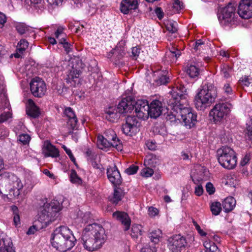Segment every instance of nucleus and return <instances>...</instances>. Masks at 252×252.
<instances>
[{"label": "nucleus", "mask_w": 252, "mask_h": 252, "mask_svg": "<svg viewBox=\"0 0 252 252\" xmlns=\"http://www.w3.org/2000/svg\"><path fill=\"white\" fill-rule=\"evenodd\" d=\"M106 239L104 229L101 225L95 222L85 227L81 237L84 248L90 252L100 249Z\"/></svg>", "instance_id": "nucleus-1"}, {"label": "nucleus", "mask_w": 252, "mask_h": 252, "mask_svg": "<svg viewBox=\"0 0 252 252\" xmlns=\"http://www.w3.org/2000/svg\"><path fill=\"white\" fill-rule=\"evenodd\" d=\"M51 241L53 247L59 251L65 252L74 246L76 239L68 227L61 226L52 234Z\"/></svg>", "instance_id": "nucleus-2"}, {"label": "nucleus", "mask_w": 252, "mask_h": 252, "mask_svg": "<svg viewBox=\"0 0 252 252\" xmlns=\"http://www.w3.org/2000/svg\"><path fill=\"white\" fill-rule=\"evenodd\" d=\"M47 199L45 197L40 200L43 205L38 212V220H55L63 209V206L58 200L53 199L48 203Z\"/></svg>", "instance_id": "nucleus-3"}, {"label": "nucleus", "mask_w": 252, "mask_h": 252, "mask_svg": "<svg viewBox=\"0 0 252 252\" xmlns=\"http://www.w3.org/2000/svg\"><path fill=\"white\" fill-rule=\"evenodd\" d=\"M217 89L212 84L205 85L195 97L194 104L198 110H204L215 101Z\"/></svg>", "instance_id": "nucleus-4"}, {"label": "nucleus", "mask_w": 252, "mask_h": 252, "mask_svg": "<svg viewBox=\"0 0 252 252\" xmlns=\"http://www.w3.org/2000/svg\"><path fill=\"white\" fill-rule=\"evenodd\" d=\"M217 159L224 168L233 169L237 163V157L234 151L229 147L222 146L217 151Z\"/></svg>", "instance_id": "nucleus-5"}, {"label": "nucleus", "mask_w": 252, "mask_h": 252, "mask_svg": "<svg viewBox=\"0 0 252 252\" xmlns=\"http://www.w3.org/2000/svg\"><path fill=\"white\" fill-rule=\"evenodd\" d=\"M168 247L172 252H182L189 247V242L181 235H175L168 240Z\"/></svg>", "instance_id": "nucleus-6"}, {"label": "nucleus", "mask_w": 252, "mask_h": 252, "mask_svg": "<svg viewBox=\"0 0 252 252\" xmlns=\"http://www.w3.org/2000/svg\"><path fill=\"white\" fill-rule=\"evenodd\" d=\"M230 111L228 104L222 103L216 104L209 113L210 117L215 124L220 123Z\"/></svg>", "instance_id": "nucleus-7"}, {"label": "nucleus", "mask_w": 252, "mask_h": 252, "mask_svg": "<svg viewBox=\"0 0 252 252\" xmlns=\"http://www.w3.org/2000/svg\"><path fill=\"white\" fill-rule=\"evenodd\" d=\"M236 4L234 2H229L222 10V16L219 17V20L224 24H229L236 21L237 15L236 13Z\"/></svg>", "instance_id": "nucleus-8"}, {"label": "nucleus", "mask_w": 252, "mask_h": 252, "mask_svg": "<svg viewBox=\"0 0 252 252\" xmlns=\"http://www.w3.org/2000/svg\"><path fill=\"white\" fill-rule=\"evenodd\" d=\"M180 113V122L187 128H190L194 126L197 116L191 112L190 108L181 107Z\"/></svg>", "instance_id": "nucleus-9"}, {"label": "nucleus", "mask_w": 252, "mask_h": 252, "mask_svg": "<svg viewBox=\"0 0 252 252\" xmlns=\"http://www.w3.org/2000/svg\"><path fill=\"white\" fill-rule=\"evenodd\" d=\"M30 89L34 96L42 97L45 94L47 88L45 83L42 79L35 78L30 83Z\"/></svg>", "instance_id": "nucleus-10"}, {"label": "nucleus", "mask_w": 252, "mask_h": 252, "mask_svg": "<svg viewBox=\"0 0 252 252\" xmlns=\"http://www.w3.org/2000/svg\"><path fill=\"white\" fill-rule=\"evenodd\" d=\"M134 109L136 116L139 119L145 120L149 116L148 112L149 104L146 100H138L134 102Z\"/></svg>", "instance_id": "nucleus-11"}, {"label": "nucleus", "mask_w": 252, "mask_h": 252, "mask_svg": "<svg viewBox=\"0 0 252 252\" xmlns=\"http://www.w3.org/2000/svg\"><path fill=\"white\" fill-rule=\"evenodd\" d=\"M238 14L245 19L252 17V0H242L238 7Z\"/></svg>", "instance_id": "nucleus-12"}, {"label": "nucleus", "mask_w": 252, "mask_h": 252, "mask_svg": "<svg viewBox=\"0 0 252 252\" xmlns=\"http://www.w3.org/2000/svg\"><path fill=\"white\" fill-rule=\"evenodd\" d=\"M107 175L109 181L115 186L121 184L122 178L116 165L113 166H109L107 167Z\"/></svg>", "instance_id": "nucleus-13"}, {"label": "nucleus", "mask_w": 252, "mask_h": 252, "mask_svg": "<svg viewBox=\"0 0 252 252\" xmlns=\"http://www.w3.org/2000/svg\"><path fill=\"white\" fill-rule=\"evenodd\" d=\"M137 121L134 117L128 116L126 123L122 126V130L126 135L132 136L137 129Z\"/></svg>", "instance_id": "nucleus-14"}, {"label": "nucleus", "mask_w": 252, "mask_h": 252, "mask_svg": "<svg viewBox=\"0 0 252 252\" xmlns=\"http://www.w3.org/2000/svg\"><path fill=\"white\" fill-rule=\"evenodd\" d=\"M11 190L10 196L12 198H17L20 194V190L23 188V185L21 180L16 176L12 174L11 178Z\"/></svg>", "instance_id": "nucleus-15"}, {"label": "nucleus", "mask_w": 252, "mask_h": 252, "mask_svg": "<svg viewBox=\"0 0 252 252\" xmlns=\"http://www.w3.org/2000/svg\"><path fill=\"white\" fill-rule=\"evenodd\" d=\"M148 112L149 116L152 118H157L161 114L163 109L162 102L158 100H153L150 104H149Z\"/></svg>", "instance_id": "nucleus-16"}, {"label": "nucleus", "mask_w": 252, "mask_h": 252, "mask_svg": "<svg viewBox=\"0 0 252 252\" xmlns=\"http://www.w3.org/2000/svg\"><path fill=\"white\" fill-rule=\"evenodd\" d=\"M12 174L9 173L5 172L0 175V192L2 193L3 191H9L10 195V190H11V178Z\"/></svg>", "instance_id": "nucleus-17"}, {"label": "nucleus", "mask_w": 252, "mask_h": 252, "mask_svg": "<svg viewBox=\"0 0 252 252\" xmlns=\"http://www.w3.org/2000/svg\"><path fill=\"white\" fill-rule=\"evenodd\" d=\"M138 3L137 0H123L121 3V11L127 14L131 10L138 8Z\"/></svg>", "instance_id": "nucleus-18"}, {"label": "nucleus", "mask_w": 252, "mask_h": 252, "mask_svg": "<svg viewBox=\"0 0 252 252\" xmlns=\"http://www.w3.org/2000/svg\"><path fill=\"white\" fill-rule=\"evenodd\" d=\"M133 103L127 98H124L118 104L117 110L121 114L130 113L134 109Z\"/></svg>", "instance_id": "nucleus-19"}, {"label": "nucleus", "mask_w": 252, "mask_h": 252, "mask_svg": "<svg viewBox=\"0 0 252 252\" xmlns=\"http://www.w3.org/2000/svg\"><path fill=\"white\" fill-rule=\"evenodd\" d=\"M181 106L176 105L174 107L172 111L167 112L166 116V119L167 121L170 123H176L178 121L180 122L181 113H180Z\"/></svg>", "instance_id": "nucleus-20"}, {"label": "nucleus", "mask_w": 252, "mask_h": 252, "mask_svg": "<svg viewBox=\"0 0 252 252\" xmlns=\"http://www.w3.org/2000/svg\"><path fill=\"white\" fill-rule=\"evenodd\" d=\"M79 71L73 68L69 72L65 78L66 82L70 86L75 87L76 84L79 83Z\"/></svg>", "instance_id": "nucleus-21"}, {"label": "nucleus", "mask_w": 252, "mask_h": 252, "mask_svg": "<svg viewBox=\"0 0 252 252\" xmlns=\"http://www.w3.org/2000/svg\"><path fill=\"white\" fill-rule=\"evenodd\" d=\"M64 114L68 118V125L70 126L71 129H75L76 127L78 120L72 109L70 107L65 108Z\"/></svg>", "instance_id": "nucleus-22"}, {"label": "nucleus", "mask_w": 252, "mask_h": 252, "mask_svg": "<svg viewBox=\"0 0 252 252\" xmlns=\"http://www.w3.org/2000/svg\"><path fill=\"white\" fill-rule=\"evenodd\" d=\"M105 118L111 122H115L119 118L118 110L115 107H110L105 110Z\"/></svg>", "instance_id": "nucleus-23"}, {"label": "nucleus", "mask_w": 252, "mask_h": 252, "mask_svg": "<svg viewBox=\"0 0 252 252\" xmlns=\"http://www.w3.org/2000/svg\"><path fill=\"white\" fill-rule=\"evenodd\" d=\"M29 108L27 110V114L34 118H37L40 114L38 107L36 106L32 100H28Z\"/></svg>", "instance_id": "nucleus-24"}, {"label": "nucleus", "mask_w": 252, "mask_h": 252, "mask_svg": "<svg viewBox=\"0 0 252 252\" xmlns=\"http://www.w3.org/2000/svg\"><path fill=\"white\" fill-rule=\"evenodd\" d=\"M17 32L21 35L25 34V36H30L31 34L34 35L33 30L24 23H18L16 26Z\"/></svg>", "instance_id": "nucleus-25"}, {"label": "nucleus", "mask_w": 252, "mask_h": 252, "mask_svg": "<svg viewBox=\"0 0 252 252\" xmlns=\"http://www.w3.org/2000/svg\"><path fill=\"white\" fill-rule=\"evenodd\" d=\"M236 201L233 197H227L222 202V207L225 212L232 211L236 205Z\"/></svg>", "instance_id": "nucleus-26"}, {"label": "nucleus", "mask_w": 252, "mask_h": 252, "mask_svg": "<svg viewBox=\"0 0 252 252\" xmlns=\"http://www.w3.org/2000/svg\"><path fill=\"white\" fill-rule=\"evenodd\" d=\"M125 193L120 188H116L114 189L113 195L110 198V200L114 204H117L124 196Z\"/></svg>", "instance_id": "nucleus-27"}, {"label": "nucleus", "mask_w": 252, "mask_h": 252, "mask_svg": "<svg viewBox=\"0 0 252 252\" xmlns=\"http://www.w3.org/2000/svg\"><path fill=\"white\" fill-rule=\"evenodd\" d=\"M37 223L31 226L29 228L28 231L27 232V234L31 235L34 234L37 231H38L43 227L47 226L49 223H47L46 221H44V224H43L42 221H36Z\"/></svg>", "instance_id": "nucleus-28"}, {"label": "nucleus", "mask_w": 252, "mask_h": 252, "mask_svg": "<svg viewBox=\"0 0 252 252\" xmlns=\"http://www.w3.org/2000/svg\"><path fill=\"white\" fill-rule=\"evenodd\" d=\"M144 165L150 167H155L160 163L159 159L155 155H151L145 159Z\"/></svg>", "instance_id": "nucleus-29"}, {"label": "nucleus", "mask_w": 252, "mask_h": 252, "mask_svg": "<svg viewBox=\"0 0 252 252\" xmlns=\"http://www.w3.org/2000/svg\"><path fill=\"white\" fill-rule=\"evenodd\" d=\"M97 145L100 149H104L111 147V142L108 141L103 135H99L97 136Z\"/></svg>", "instance_id": "nucleus-30"}, {"label": "nucleus", "mask_w": 252, "mask_h": 252, "mask_svg": "<svg viewBox=\"0 0 252 252\" xmlns=\"http://www.w3.org/2000/svg\"><path fill=\"white\" fill-rule=\"evenodd\" d=\"M46 148L48 152L46 154V156L52 157L53 158H57L59 157V151L55 147V146L49 143L47 144Z\"/></svg>", "instance_id": "nucleus-31"}, {"label": "nucleus", "mask_w": 252, "mask_h": 252, "mask_svg": "<svg viewBox=\"0 0 252 252\" xmlns=\"http://www.w3.org/2000/svg\"><path fill=\"white\" fill-rule=\"evenodd\" d=\"M186 92V89L185 87H182V91H180L178 90V87H177L172 91V97L176 101L178 102L183 97H184Z\"/></svg>", "instance_id": "nucleus-32"}, {"label": "nucleus", "mask_w": 252, "mask_h": 252, "mask_svg": "<svg viewBox=\"0 0 252 252\" xmlns=\"http://www.w3.org/2000/svg\"><path fill=\"white\" fill-rule=\"evenodd\" d=\"M113 217L118 220H131L128 214L125 212L116 211L113 214Z\"/></svg>", "instance_id": "nucleus-33"}, {"label": "nucleus", "mask_w": 252, "mask_h": 252, "mask_svg": "<svg viewBox=\"0 0 252 252\" xmlns=\"http://www.w3.org/2000/svg\"><path fill=\"white\" fill-rule=\"evenodd\" d=\"M142 227L141 225L134 223L131 227V235L133 238H137L142 234Z\"/></svg>", "instance_id": "nucleus-34"}, {"label": "nucleus", "mask_w": 252, "mask_h": 252, "mask_svg": "<svg viewBox=\"0 0 252 252\" xmlns=\"http://www.w3.org/2000/svg\"><path fill=\"white\" fill-rule=\"evenodd\" d=\"M161 231L159 229L155 230L150 233L149 237L152 242L154 244L158 243L161 237Z\"/></svg>", "instance_id": "nucleus-35"}, {"label": "nucleus", "mask_w": 252, "mask_h": 252, "mask_svg": "<svg viewBox=\"0 0 252 252\" xmlns=\"http://www.w3.org/2000/svg\"><path fill=\"white\" fill-rule=\"evenodd\" d=\"M186 72L191 78L197 77L199 73V69L193 65H190L188 66L187 68Z\"/></svg>", "instance_id": "nucleus-36"}, {"label": "nucleus", "mask_w": 252, "mask_h": 252, "mask_svg": "<svg viewBox=\"0 0 252 252\" xmlns=\"http://www.w3.org/2000/svg\"><path fill=\"white\" fill-rule=\"evenodd\" d=\"M2 241L3 242L4 247L0 248V252H15L12 248L13 244L10 240L7 241V243H5V240L3 239Z\"/></svg>", "instance_id": "nucleus-37"}, {"label": "nucleus", "mask_w": 252, "mask_h": 252, "mask_svg": "<svg viewBox=\"0 0 252 252\" xmlns=\"http://www.w3.org/2000/svg\"><path fill=\"white\" fill-rule=\"evenodd\" d=\"M212 213L214 215H218L221 210V204L219 202H213L210 205Z\"/></svg>", "instance_id": "nucleus-38"}, {"label": "nucleus", "mask_w": 252, "mask_h": 252, "mask_svg": "<svg viewBox=\"0 0 252 252\" xmlns=\"http://www.w3.org/2000/svg\"><path fill=\"white\" fill-rule=\"evenodd\" d=\"M29 45L28 42L25 39H21L18 43L16 51L20 53H23Z\"/></svg>", "instance_id": "nucleus-39"}, {"label": "nucleus", "mask_w": 252, "mask_h": 252, "mask_svg": "<svg viewBox=\"0 0 252 252\" xmlns=\"http://www.w3.org/2000/svg\"><path fill=\"white\" fill-rule=\"evenodd\" d=\"M70 181L73 184H81L82 183L81 179L78 176L75 170L72 169L69 175Z\"/></svg>", "instance_id": "nucleus-40"}, {"label": "nucleus", "mask_w": 252, "mask_h": 252, "mask_svg": "<svg viewBox=\"0 0 252 252\" xmlns=\"http://www.w3.org/2000/svg\"><path fill=\"white\" fill-rule=\"evenodd\" d=\"M178 24L175 21H169L167 23L166 28L168 31L172 33H176L178 31Z\"/></svg>", "instance_id": "nucleus-41"}, {"label": "nucleus", "mask_w": 252, "mask_h": 252, "mask_svg": "<svg viewBox=\"0 0 252 252\" xmlns=\"http://www.w3.org/2000/svg\"><path fill=\"white\" fill-rule=\"evenodd\" d=\"M231 72L232 68L228 65H223L221 67V75L225 78H228L230 76V74Z\"/></svg>", "instance_id": "nucleus-42"}, {"label": "nucleus", "mask_w": 252, "mask_h": 252, "mask_svg": "<svg viewBox=\"0 0 252 252\" xmlns=\"http://www.w3.org/2000/svg\"><path fill=\"white\" fill-rule=\"evenodd\" d=\"M59 43L62 44L67 54L71 51V44L66 41V38L62 37L59 39Z\"/></svg>", "instance_id": "nucleus-43"}, {"label": "nucleus", "mask_w": 252, "mask_h": 252, "mask_svg": "<svg viewBox=\"0 0 252 252\" xmlns=\"http://www.w3.org/2000/svg\"><path fill=\"white\" fill-rule=\"evenodd\" d=\"M31 140V137L28 134H22L19 136L18 140L23 145H26L29 143Z\"/></svg>", "instance_id": "nucleus-44"}, {"label": "nucleus", "mask_w": 252, "mask_h": 252, "mask_svg": "<svg viewBox=\"0 0 252 252\" xmlns=\"http://www.w3.org/2000/svg\"><path fill=\"white\" fill-rule=\"evenodd\" d=\"M115 132L112 129H109L106 131L104 133V137L109 142H111L114 138L116 137Z\"/></svg>", "instance_id": "nucleus-45"}, {"label": "nucleus", "mask_w": 252, "mask_h": 252, "mask_svg": "<svg viewBox=\"0 0 252 252\" xmlns=\"http://www.w3.org/2000/svg\"><path fill=\"white\" fill-rule=\"evenodd\" d=\"M115 147L118 150H122V145L120 143V140L116 136L111 141V147Z\"/></svg>", "instance_id": "nucleus-46"}, {"label": "nucleus", "mask_w": 252, "mask_h": 252, "mask_svg": "<svg viewBox=\"0 0 252 252\" xmlns=\"http://www.w3.org/2000/svg\"><path fill=\"white\" fill-rule=\"evenodd\" d=\"M246 131V136L247 139L252 142V121H251L250 124H248Z\"/></svg>", "instance_id": "nucleus-47"}, {"label": "nucleus", "mask_w": 252, "mask_h": 252, "mask_svg": "<svg viewBox=\"0 0 252 252\" xmlns=\"http://www.w3.org/2000/svg\"><path fill=\"white\" fill-rule=\"evenodd\" d=\"M156 248L152 245H146L140 250V252H156Z\"/></svg>", "instance_id": "nucleus-48"}, {"label": "nucleus", "mask_w": 252, "mask_h": 252, "mask_svg": "<svg viewBox=\"0 0 252 252\" xmlns=\"http://www.w3.org/2000/svg\"><path fill=\"white\" fill-rule=\"evenodd\" d=\"M138 169V166L134 165H130L128 168L125 170V172L130 175L135 174Z\"/></svg>", "instance_id": "nucleus-49"}, {"label": "nucleus", "mask_w": 252, "mask_h": 252, "mask_svg": "<svg viewBox=\"0 0 252 252\" xmlns=\"http://www.w3.org/2000/svg\"><path fill=\"white\" fill-rule=\"evenodd\" d=\"M141 174L142 176L149 177L154 174V171L151 167H148L143 169Z\"/></svg>", "instance_id": "nucleus-50"}, {"label": "nucleus", "mask_w": 252, "mask_h": 252, "mask_svg": "<svg viewBox=\"0 0 252 252\" xmlns=\"http://www.w3.org/2000/svg\"><path fill=\"white\" fill-rule=\"evenodd\" d=\"M62 148L64 149L67 155L69 156L70 160L75 165H76L77 163L76 162L75 158L73 156L71 150L68 149L65 145H63Z\"/></svg>", "instance_id": "nucleus-51"}, {"label": "nucleus", "mask_w": 252, "mask_h": 252, "mask_svg": "<svg viewBox=\"0 0 252 252\" xmlns=\"http://www.w3.org/2000/svg\"><path fill=\"white\" fill-rule=\"evenodd\" d=\"M63 27H59L56 31L55 34L56 38L59 41V39L62 37H64L65 38L66 35L63 32Z\"/></svg>", "instance_id": "nucleus-52"}, {"label": "nucleus", "mask_w": 252, "mask_h": 252, "mask_svg": "<svg viewBox=\"0 0 252 252\" xmlns=\"http://www.w3.org/2000/svg\"><path fill=\"white\" fill-rule=\"evenodd\" d=\"M172 7L175 9L176 11H178L184 7L183 3L180 0H175Z\"/></svg>", "instance_id": "nucleus-53"}, {"label": "nucleus", "mask_w": 252, "mask_h": 252, "mask_svg": "<svg viewBox=\"0 0 252 252\" xmlns=\"http://www.w3.org/2000/svg\"><path fill=\"white\" fill-rule=\"evenodd\" d=\"M169 81V78L167 77L165 74H162L160 77H159L157 80L158 84L164 85L167 83Z\"/></svg>", "instance_id": "nucleus-54"}, {"label": "nucleus", "mask_w": 252, "mask_h": 252, "mask_svg": "<svg viewBox=\"0 0 252 252\" xmlns=\"http://www.w3.org/2000/svg\"><path fill=\"white\" fill-rule=\"evenodd\" d=\"M252 80H251L248 76H245L244 78L242 77L239 80V83L241 85H244L248 87L250 83L252 82Z\"/></svg>", "instance_id": "nucleus-55"}, {"label": "nucleus", "mask_w": 252, "mask_h": 252, "mask_svg": "<svg viewBox=\"0 0 252 252\" xmlns=\"http://www.w3.org/2000/svg\"><path fill=\"white\" fill-rule=\"evenodd\" d=\"M206 190L210 195H211L215 192V189L211 183L208 182L206 185Z\"/></svg>", "instance_id": "nucleus-56"}, {"label": "nucleus", "mask_w": 252, "mask_h": 252, "mask_svg": "<svg viewBox=\"0 0 252 252\" xmlns=\"http://www.w3.org/2000/svg\"><path fill=\"white\" fill-rule=\"evenodd\" d=\"M11 114L9 112H5L0 115V123H3L11 117Z\"/></svg>", "instance_id": "nucleus-57"}, {"label": "nucleus", "mask_w": 252, "mask_h": 252, "mask_svg": "<svg viewBox=\"0 0 252 252\" xmlns=\"http://www.w3.org/2000/svg\"><path fill=\"white\" fill-rule=\"evenodd\" d=\"M155 12L159 20H161L163 18L164 13L160 7H157L155 10Z\"/></svg>", "instance_id": "nucleus-58"}, {"label": "nucleus", "mask_w": 252, "mask_h": 252, "mask_svg": "<svg viewBox=\"0 0 252 252\" xmlns=\"http://www.w3.org/2000/svg\"><path fill=\"white\" fill-rule=\"evenodd\" d=\"M181 158L183 160L190 159L192 157L189 151H183L181 153Z\"/></svg>", "instance_id": "nucleus-59"}, {"label": "nucleus", "mask_w": 252, "mask_h": 252, "mask_svg": "<svg viewBox=\"0 0 252 252\" xmlns=\"http://www.w3.org/2000/svg\"><path fill=\"white\" fill-rule=\"evenodd\" d=\"M149 215L151 217H154L158 215V210L156 208L153 207H150L148 209Z\"/></svg>", "instance_id": "nucleus-60"}, {"label": "nucleus", "mask_w": 252, "mask_h": 252, "mask_svg": "<svg viewBox=\"0 0 252 252\" xmlns=\"http://www.w3.org/2000/svg\"><path fill=\"white\" fill-rule=\"evenodd\" d=\"M203 192V187L201 185H197L195 188L194 193L197 196H200Z\"/></svg>", "instance_id": "nucleus-61"}, {"label": "nucleus", "mask_w": 252, "mask_h": 252, "mask_svg": "<svg viewBox=\"0 0 252 252\" xmlns=\"http://www.w3.org/2000/svg\"><path fill=\"white\" fill-rule=\"evenodd\" d=\"M92 165L94 168L99 169L101 172L103 171L104 169L101 164L97 163L96 161L92 160Z\"/></svg>", "instance_id": "nucleus-62"}, {"label": "nucleus", "mask_w": 252, "mask_h": 252, "mask_svg": "<svg viewBox=\"0 0 252 252\" xmlns=\"http://www.w3.org/2000/svg\"><path fill=\"white\" fill-rule=\"evenodd\" d=\"M250 156L249 154H246L245 157L242 158V160L241 161V165L242 166H245L250 161Z\"/></svg>", "instance_id": "nucleus-63"}, {"label": "nucleus", "mask_w": 252, "mask_h": 252, "mask_svg": "<svg viewBox=\"0 0 252 252\" xmlns=\"http://www.w3.org/2000/svg\"><path fill=\"white\" fill-rule=\"evenodd\" d=\"M223 90L224 91V92L227 95L231 94L232 93V88L230 86V85L228 84H226L224 85Z\"/></svg>", "instance_id": "nucleus-64"}]
</instances>
